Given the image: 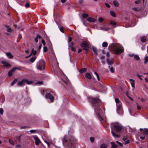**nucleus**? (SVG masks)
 <instances>
[{"label": "nucleus", "mask_w": 148, "mask_h": 148, "mask_svg": "<svg viewBox=\"0 0 148 148\" xmlns=\"http://www.w3.org/2000/svg\"><path fill=\"white\" fill-rule=\"evenodd\" d=\"M89 100L94 107V110L98 118L100 121H102L103 120L102 116L104 115V114L99 107L100 103L99 99L98 98L95 99L93 98H90L89 99Z\"/></svg>", "instance_id": "obj_1"}, {"label": "nucleus", "mask_w": 148, "mask_h": 148, "mask_svg": "<svg viewBox=\"0 0 148 148\" xmlns=\"http://www.w3.org/2000/svg\"><path fill=\"white\" fill-rule=\"evenodd\" d=\"M62 140L63 145L69 148H74L75 144L77 141L73 136H71L67 138V137L65 136L62 139Z\"/></svg>", "instance_id": "obj_2"}, {"label": "nucleus", "mask_w": 148, "mask_h": 148, "mask_svg": "<svg viewBox=\"0 0 148 148\" xmlns=\"http://www.w3.org/2000/svg\"><path fill=\"white\" fill-rule=\"evenodd\" d=\"M111 126L114 129L116 132L121 131L123 128V126L122 125L118 122L113 123L111 124Z\"/></svg>", "instance_id": "obj_3"}, {"label": "nucleus", "mask_w": 148, "mask_h": 148, "mask_svg": "<svg viewBox=\"0 0 148 148\" xmlns=\"http://www.w3.org/2000/svg\"><path fill=\"white\" fill-rule=\"evenodd\" d=\"M45 66V62L43 60H39L36 64V68L37 69L40 71L44 69Z\"/></svg>", "instance_id": "obj_4"}, {"label": "nucleus", "mask_w": 148, "mask_h": 148, "mask_svg": "<svg viewBox=\"0 0 148 148\" xmlns=\"http://www.w3.org/2000/svg\"><path fill=\"white\" fill-rule=\"evenodd\" d=\"M115 101L116 103V105L117 107V110H120L121 113H123V109L122 106V103L119 99L116 98Z\"/></svg>", "instance_id": "obj_5"}, {"label": "nucleus", "mask_w": 148, "mask_h": 148, "mask_svg": "<svg viewBox=\"0 0 148 148\" xmlns=\"http://www.w3.org/2000/svg\"><path fill=\"white\" fill-rule=\"evenodd\" d=\"M114 50L116 54H120L124 51L123 47L119 44L117 45V47L114 48Z\"/></svg>", "instance_id": "obj_6"}, {"label": "nucleus", "mask_w": 148, "mask_h": 148, "mask_svg": "<svg viewBox=\"0 0 148 148\" xmlns=\"http://www.w3.org/2000/svg\"><path fill=\"white\" fill-rule=\"evenodd\" d=\"M81 46L83 48V49L84 50L87 51L88 50L89 45L88 43L86 41H84L80 44Z\"/></svg>", "instance_id": "obj_7"}, {"label": "nucleus", "mask_w": 148, "mask_h": 148, "mask_svg": "<svg viewBox=\"0 0 148 148\" xmlns=\"http://www.w3.org/2000/svg\"><path fill=\"white\" fill-rule=\"evenodd\" d=\"M45 97L46 98L49 99L51 102H53L54 100V97L52 95L49 93H47L46 94Z\"/></svg>", "instance_id": "obj_8"}, {"label": "nucleus", "mask_w": 148, "mask_h": 148, "mask_svg": "<svg viewBox=\"0 0 148 148\" xmlns=\"http://www.w3.org/2000/svg\"><path fill=\"white\" fill-rule=\"evenodd\" d=\"M16 69H18L20 70V69L18 67H14L12 68L8 72V75L10 77L12 75V73Z\"/></svg>", "instance_id": "obj_9"}, {"label": "nucleus", "mask_w": 148, "mask_h": 148, "mask_svg": "<svg viewBox=\"0 0 148 148\" xmlns=\"http://www.w3.org/2000/svg\"><path fill=\"white\" fill-rule=\"evenodd\" d=\"M33 138L35 140V143L36 145H38L40 143V139L37 136H34Z\"/></svg>", "instance_id": "obj_10"}, {"label": "nucleus", "mask_w": 148, "mask_h": 148, "mask_svg": "<svg viewBox=\"0 0 148 148\" xmlns=\"http://www.w3.org/2000/svg\"><path fill=\"white\" fill-rule=\"evenodd\" d=\"M25 79H23L21 81L18 82L17 83V84L19 86H23L25 85Z\"/></svg>", "instance_id": "obj_11"}, {"label": "nucleus", "mask_w": 148, "mask_h": 148, "mask_svg": "<svg viewBox=\"0 0 148 148\" xmlns=\"http://www.w3.org/2000/svg\"><path fill=\"white\" fill-rule=\"evenodd\" d=\"M1 63L3 64L4 66L5 67H11V65L7 62H5L3 61H1Z\"/></svg>", "instance_id": "obj_12"}, {"label": "nucleus", "mask_w": 148, "mask_h": 148, "mask_svg": "<svg viewBox=\"0 0 148 148\" xmlns=\"http://www.w3.org/2000/svg\"><path fill=\"white\" fill-rule=\"evenodd\" d=\"M87 20L90 22H93L96 21V20L91 17H88L87 19Z\"/></svg>", "instance_id": "obj_13"}, {"label": "nucleus", "mask_w": 148, "mask_h": 148, "mask_svg": "<svg viewBox=\"0 0 148 148\" xmlns=\"http://www.w3.org/2000/svg\"><path fill=\"white\" fill-rule=\"evenodd\" d=\"M85 76L87 78L91 79L92 78V75L91 73H85Z\"/></svg>", "instance_id": "obj_14"}, {"label": "nucleus", "mask_w": 148, "mask_h": 148, "mask_svg": "<svg viewBox=\"0 0 148 148\" xmlns=\"http://www.w3.org/2000/svg\"><path fill=\"white\" fill-rule=\"evenodd\" d=\"M7 56L10 59L13 58L14 56L12 55L10 52H7L6 53Z\"/></svg>", "instance_id": "obj_15"}, {"label": "nucleus", "mask_w": 148, "mask_h": 148, "mask_svg": "<svg viewBox=\"0 0 148 148\" xmlns=\"http://www.w3.org/2000/svg\"><path fill=\"white\" fill-rule=\"evenodd\" d=\"M127 129H128L130 132H134L135 131V129L134 128H132L128 126L127 127Z\"/></svg>", "instance_id": "obj_16"}, {"label": "nucleus", "mask_w": 148, "mask_h": 148, "mask_svg": "<svg viewBox=\"0 0 148 148\" xmlns=\"http://www.w3.org/2000/svg\"><path fill=\"white\" fill-rule=\"evenodd\" d=\"M25 79V82L28 85L31 84L32 83H33V82L31 80H28L27 79Z\"/></svg>", "instance_id": "obj_17"}, {"label": "nucleus", "mask_w": 148, "mask_h": 148, "mask_svg": "<svg viewBox=\"0 0 148 148\" xmlns=\"http://www.w3.org/2000/svg\"><path fill=\"white\" fill-rule=\"evenodd\" d=\"M130 81L131 82V84L132 85V87H133L134 88V80L132 79H130Z\"/></svg>", "instance_id": "obj_18"}, {"label": "nucleus", "mask_w": 148, "mask_h": 148, "mask_svg": "<svg viewBox=\"0 0 148 148\" xmlns=\"http://www.w3.org/2000/svg\"><path fill=\"white\" fill-rule=\"evenodd\" d=\"M92 49L93 51H94L95 54L96 55H97L98 54V53L97 52V49L95 47H92Z\"/></svg>", "instance_id": "obj_19"}, {"label": "nucleus", "mask_w": 148, "mask_h": 148, "mask_svg": "<svg viewBox=\"0 0 148 148\" xmlns=\"http://www.w3.org/2000/svg\"><path fill=\"white\" fill-rule=\"evenodd\" d=\"M143 133L144 135H148V129H144Z\"/></svg>", "instance_id": "obj_20"}, {"label": "nucleus", "mask_w": 148, "mask_h": 148, "mask_svg": "<svg viewBox=\"0 0 148 148\" xmlns=\"http://www.w3.org/2000/svg\"><path fill=\"white\" fill-rule=\"evenodd\" d=\"M111 144L112 145V148H116L118 146V145H116L113 142H111Z\"/></svg>", "instance_id": "obj_21"}, {"label": "nucleus", "mask_w": 148, "mask_h": 148, "mask_svg": "<svg viewBox=\"0 0 148 148\" xmlns=\"http://www.w3.org/2000/svg\"><path fill=\"white\" fill-rule=\"evenodd\" d=\"M36 56H34L33 57H32L30 59V61L31 62L33 63L36 59Z\"/></svg>", "instance_id": "obj_22"}, {"label": "nucleus", "mask_w": 148, "mask_h": 148, "mask_svg": "<svg viewBox=\"0 0 148 148\" xmlns=\"http://www.w3.org/2000/svg\"><path fill=\"white\" fill-rule=\"evenodd\" d=\"M18 79L17 78H15L14 80L11 83V86H13L17 81Z\"/></svg>", "instance_id": "obj_23"}, {"label": "nucleus", "mask_w": 148, "mask_h": 148, "mask_svg": "<svg viewBox=\"0 0 148 148\" xmlns=\"http://www.w3.org/2000/svg\"><path fill=\"white\" fill-rule=\"evenodd\" d=\"M5 27L7 28V31L8 32H12V29L8 25H6Z\"/></svg>", "instance_id": "obj_24"}, {"label": "nucleus", "mask_w": 148, "mask_h": 148, "mask_svg": "<svg viewBox=\"0 0 148 148\" xmlns=\"http://www.w3.org/2000/svg\"><path fill=\"white\" fill-rule=\"evenodd\" d=\"M111 132L112 134L113 137H119L120 136L119 135H117L115 134L113 132V131L112 130L111 131Z\"/></svg>", "instance_id": "obj_25"}, {"label": "nucleus", "mask_w": 148, "mask_h": 148, "mask_svg": "<svg viewBox=\"0 0 148 148\" xmlns=\"http://www.w3.org/2000/svg\"><path fill=\"white\" fill-rule=\"evenodd\" d=\"M86 71V69L85 68L82 69L81 70L79 71V72L81 73H83L85 72Z\"/></svg>", "instance_id": "obj_26"}, {"label": "nucleus", "mask_w": 148, "mask_h": 148, "mask_svg": "<svg viewBox=\"0 0 148 148\" xmlns=\"http://www.w3.org/2000/svg\"><path fill=\"white\" fill-rule=\"evenodd\" d=\"M71 50L73 51H76L75 48L73 47V42H71Z\"/></svg>", "instance_id": "obj_27"}, {"label": "nucleus", "mask_w": 148, "mask_h": 148, "mask_svg": "<svg viewBox=\"0 0 148 148\" xmlns=\"http://www.w3.org/2000/svg\"><path fill=\"white\" fill-rule=\"evenodd\" d=\"M113 3L115 6H118L119 5V3L116 1H113Z\"/></svg>", "instance_id": "obj_28"}, {"label": "nucleus", "mask_w": 148, "mask_h": 148, "mask_svg": "<svg viewBox=\"0 0 148 148\" xmlns=\"http://www.w3.org/2000/svg\"><path fill=\"white\" fill-rule=\"evenodd\" d=\"M110 13L111 15L112 16L114 17H116V15H115V13L113 11H110Z\"/></svg>", "instance_id": "obj_29"}, {"label": "nucleus", "mask_w": 148, "mask_h": 148, "mask_svg": "<svg viewBox=\"0 0 148 148\" xmlns=\"http://www.w3.org/2000/svg\"><path fill=\"white\" fill-rule=\"evenodd\" d=\"M107 145L105 144H102L100 145L101 148H106Z\"/></svg>", "instance_id": "obj_30"}, {"label": "nucleus", "mask_w": 148, "mask_h": 148, "mask_svg": "<svg viewBox=\"0 0 148 148\" xmlns=\"http://www.w3.org/2000/svg\"><path fill=\"white\" fill-rule=\"evenodd\" d=\"M88 16V14L85 13H83L82 14V17L83 18H86Z\"/></svg>", "instance_id": "obj_31"}, {"label": "nucleus", "mask_w": 148, "mask_h": 148, "mask_svg": "<svg viewBox=\"0 0 148 148\" xmlns=\"http://www.w3.org/2000/svg\"><path fill=\"white\" fill-rule=\"evenodd\" d=\"M43 83V82L42 81H38L36 83V85L39 86L42 84Z\"/></svg>", "instance_id": "obj_32"}, {"label": "nucleus", "mask_w": 148, "mask_h": 148, "mask_svg": "<svg viewBox=\"0 0 148 148\" xmlns=\"http://www.w3.org/2000/svg\"><path fill=\"white\" fill-rule=\"evenodd\" d=\"M31 53L33 55H35L36 53V50H34V49L33 48L32 50Z\"/></svg>", "instance_id": "obj_33"}, {"label": "nucleus", "mask_w": 148, "mask_h": 148, "mask_svg": "<svg viewBox=\"0 0 148 148\" xmlns=\"http://www.w3.org/2000/svg\"><path fill=\"white\" fill-rule=\"evenodd\" d=\"M148 62V56H146L145 58V62H144L145 64H146Z\"/></svg>", "instance_id": "obj_34"}, {"label": "nucleus", "mask_w": 148, "mask_h": 148, "mask_svg": "<svg viewBox=\"0 0 148 148\" xmlns=\"http://www.w3.org/2000/svg\"><path fill=\"white\" fill-rule=\"evenodd\" d=\"M100 29L101 30H103L105 31H107L109 29V28H102L101 27H100Z\"/></svg>", "instance_id": "obj_35"}, {"label": "nucleus", "mask_w": 148, "mask_h": 148, "mask_svg": "<svg viewBox=\"0 0 148 148\" xmlns=\"http://www.w3.org/2000/svg\"><path fill=\"white\" fill-rule=\"evenodd\" d=\"M108 45L107 43L106 42H104L102 43V46L103 47H106Z\"/></svg>", "instance_id": "obj_36"}, {"label": "nucleus", "mask_w": 148, "mask_h": 148, "mask_svg": "<svg viewBox=\"0 0 148 148\" xmlns=\"http://www.w3.org/2000/svg\"><path fill=\"white\" fill-rule=\"evenodd\" d=\"M134 58L137 60H138L140 59L139 56L138 55H136L134 56Z\"/></svg>", "instance_id": "obj_37"}, {"label": "nucleus", "mask_w": 148, "mask_h": 148, "mask_svg": "<svg viewBox=\"0 0 148 148\" xmlns=\"http://www.w3.org/2000/svg\"><path fill=\"white\" fill-rule=\"evenodd\" d=\"M141 40L142 42H144L146 41V39L145 37H143L141 38Z\"/></svg>", "instance_id": "obj_38"}, {"label": "nucleus", "mask_w": 148, "mask_h": 148, "mask_svg": "<svg viewBox=\"0 0 148 148\" xmlns=\"http://www.w3.org/2000/svg\"><path fill=\"white\" fill-rule=\"evenodd\" d=\"M107 62L108 65H111L112 64V61H109L108 59H107Z\"/></svg>", "instance_id": "obj_39"}, {"label": "nucleus", "mask_w": 148, "mask_h": 148, "mask_svg": "<svg viewBox=\"0 0 148 148\" xmlns=\"http://www.w3.org/2000/svg\"><path fill=\"white\" fill-rule=\"evenodd\" d=\"M94 74L96 75L98 80L99 81L100 78H99L98 74L96 72H95Z\"/></svg>", "instance_id": "obj_40"}, {"label": "nucleus", "mask_w": 148, "mask_h": 148, "mask_svg": "<svg viewBox=\"0 0 148 148\" xmlns=\"http://www.w3.org/2000/svg\"><path fill=\"white\" fill-rule=\"evenodd\" d=\"M110 24L113 25H116V22L114 21H111L110 23Z\"/></svg>", "instance_id": "obj_41"}, {"label": "nucleus", "mask_w": 148, "mask_h": 148, "mask_svg": "<svg viewBox=\"0 0 148 148\" xmlns=\"http://www.w3.org/2000/svg\"><path fill=\"white\" fill-rule=\"evenodd\" d=\"M136 76L138 77L141 80H143V79L141 77H143V75H139L138 74H137L136 75Z\"/></svg>", "instance_id": "obj_42"}, {"label": "nucleus", "mask_w": 148, "mask_h": 148, "mask_svg": "<svg viewBox=\"0 0 148 148\" xmlns=\"http://www.w3.org/2000/svg\"><path fill=\"white\" fill-rule=\"evenodd\" d=\"M9 142L12 145H14V142L12 140L10 139H9Z\"/></svg>", "instance_id": "obj_43"}, {"label": "nucleus", "mask_w": 148, "mask_h": 148, "mask_svg": "<svg viewBox=\"0 0 148 148\" xmlns=\"http://www.w3.org/2000/svg\"><path fill=\"white\" fill-rule=\"evenodd\" d=\"M98 21L99 22H101L103 21V19L101 17H99V18Z\"/></svg>", "instance_id": "obj_44"}, {"label": "nucleus", "mask_w": 148, "mask_h": 148, "mask_svg": "<svg viewBox=\"0 0 148 148\" xmlns=\"http://www.w3.org/2000/svg\"><path fill=\"white\" fill-rule=\"evenodd\" d=\"M90 140L91 142L93 143L94 140V138L93 137H90Z\"/></svg>", "instance_id": "obj_45"}, {"label": "nucleus", "mask_w": 148, "mask_h": 148, "mask_svg": "<svg viewBox=\"0 0 148 148\" xmlns=\"http://www.w3.org/2000/svg\"><path fill=\"white\" fill-rule=\"evenodd\" d=\"M63 29L64 28L63 27H60L59 28L60 31L62 33H64Z\"/></svg>", "instance_id": "obj_46"}, {"label": "nucleus", "mask_w": 148, "mask_h": 148, "mask_svg": "<svg viewBox=\"0 0 148 148\" xmlns=\"http://www.w3.org/2000/svg\"><path fill=\"white\" fill-rule=\"evenodd\" d=\"M47 48L46 47H43V51L44 52H47Z\"/></svg>", "instance_id": "obj_47"}, {"label": "nucleus", "mask_w": 148, "mask_h": 148, "mask_svg": "<svg viewBox=\"0 0 148 148\" xmlns=\"http://www.w3.org/2000/svg\"><path fill=\"white\" fill-rule=\"evenodd\" d=\"M72 39L70 37H68V42H71L72 40Z\"/></svg>", "instance_id": "obj_48"}, {"label": "nucleus", "mask_w": 148, "mask_h": 148, "mask_svg": "<svg viewBox=\"0 0 148 148\" xmlns=\"http://www.w3.org/2000/svg\"><path fill=\"white\" fill-rule=\"evenodd\" d=\"M3 110L2 108H0V113L1 114H3Z\"/></svg>", "instance_id": "obj_49"}, {"label": "nucleus", "mask_w": 148, "mask_h": 148, "mask_svg": "<svg viewBox=\"0 0 148 148\" xmlns=\"http://www.w3.org/2000/svg\"><path fill=\"white\" fill-rule=\"evenodd\" d=\"M130 142V141L129 140H127L125 142V143H124V144L125 145H126L127 144H128Z\"/></svg>", "instance_id": "obj_50"}, {"label": "nucleus", "mask_w": 148, "mask_h": 148, "mask_svg": "<svg viewBox=\"0 0 148 148\" xmlns=\"http://www.w3.org/2000/svg\"><path fill=\"white\" fill-rule=\"evenodd\" d=\"M110 71L112 73L114 72V69L113 67H111L110 68Z\"/></svg>", "instance_id": "obj_51"}, {"label": "nucleus", "mask_w": 148, "mask_h": 148, "mask_svg": "<svg viewBox=\"0 0 148 148\" xmlns=\"http://www.w3.org/2000/svg\"><path fill=\"white\" fill-rule=\"evenodd\" d=\"M41 42H42V43L43 45L44 46H45V40L43 39H42L41 40Z\"/></svg>", "instance_id": "obj_52"}, {"label": "nucleus", "mask_w": 148, "mask_h": 148, "mask_svg": "<svg viewBox=\"0 0 148 148\" xmlns=\"http://www.w3.org/2000/svg\"><path fill=\"white\" fill-rule=\"evenodd\" d=\"M36 132L35 130H30V132L31 133H34Z\"/></svg>", "instance_id": "obj_53"}, {"label": "nucleus", "mask_w": 148, "mask_h": 148, "mask_svg": "<svg viewBox=\"0 0 148 148\" xmlns=\"http://www.w3.org/2000/svg\"><path fill=\"white\" fill-rule=\"evenodd\" d=\"M116 143L119 144L120 146H123V144L122 143H120L119 141H116Z\"/></svg>", "instance_id": "obj_54"}, {"label": "nucleus", "mask_w": 148, "mask_h": 148, "mask_svg": "<svg viewBox=\"0 0 148 148\" xmlns=\"http://www.w3.org/2000/svg\"><path fill=\"white\" fill-rule=\"evenodd\" d=\"M29 3H27L25 5L26 8H28L29 6Z\"/></svg>", "instance_id": "obj_55"}, {"label": "nucleus", "mask_w": 148, "mask_h": 148, "mask_svg": "<svg viewBox=\"0 0 148 148\" xmlns=\"http://www.w3.org/2000/svg\"><path fill=\"white\" fill-rule=\"evenodd\" d=\"M84 0H78V2L80 4H81L83 3Z\"/></svg>", "instance_id": "obj_56"}, {"label": "nucleus", "mask_w": 148, "mask_h": 148, "mask_svg": "<svg viewBox=\"0 0 148 148\" xmlns=\"http://www.w3.org/2000/svg\"><path fill=\"white\" fill-rule=\"evenodd\" d=\"M21 147V146L20 145L18 144L16 146V148L20 147Z\"/></svg>", "instance_id": "obj_57"}, {"label": "nucleus", "mask_w": 148, "mask_h": 148, "mask_svg": "<svg viewBox=\"0 0 148 148\" xmlns=\"http://www.w3.org/2000/svg\"><path fill=\"white\" fill-rule=\"evenodd\" d=\"M105 5L108 8H110V6L107 3H106Z\"/></svg>", "instance_id": "obj_58"}, {"label": "nucleus", "mask_w": 148, "mask_h": 148, "mask_svg": "<svg viewBox=\"0 0 148 148\" xmlns=\"http://www.w3.org/2000/svg\"><path fill=\"white\" fill-rule=\"evenodd\" d=\"M36 37L38 39H40L41 38V36L39 35H37Z\"/></svg>", "instance_id": "obj_59"}, {"label": "nucleus", "mask_w": 148, "mask_h": 148, "mask_svg": "<svg viewBox=\"0 0 148 148\" xmlns=\"http://www.w3.org/2000/svg\"><path fill=\"white\" fill-rule=\"evenodd\" d=\"M41 47H42V44H41L39 46V47H38V50L39 51H40V49H41Z\"/></svg>", "instance_id": "obj_60"}, {"label": "nucleus", "mask_w": 148, "mask_h": 148, "mask_svg": "<svg viewBox=\"0 0 148 148\" xmlns=\"http://www.w3.org/2000/svg\"><path fill=\"white\" fill-rule=\"evenodd\" d=\"M129 112L130 115H132V111H131V109H129Z\"/></svg>", "instance_id": "obj_61"}, {"label": "nucleus", "mask_w": 148, "mask_h": 148, "mask_svg": "<svg viewBox=\"0 0 148 148\" xmlns=\"http://www.w3.org/2000/svg\"><path fill=\"white\" fill-rule=\"evenodd\" d=\"M136 104L137 105V109L139 110H140L141 108H140V107L139 106L138 103H137Z\"/></svg>", "instance_id": "obj_62"}, {"label": "nucleus", "mask_w": 148, "mask_h": 148, "mask_svg": "<svg viewBox=\"0 0 148 148\" xmlns=\"http://www.w3.org/2000/svg\"><path fill=\"white\" fill-rule=\"evenodd\" d=\"M140 138L142 140H144L145 138V137L142 136L140 137Z\"/></svg>", "instance_id": "obj_63"}, {"label": "nucleus", "mask_w": 148, "mask_h": 148, "mask_svg": "<svg viewBox=\"0 0 148 148\" xmlns=\"http://www.w3.org/2000/svg\"><path fill=\"white\" fill-rule=\"evenodd\" d=\"M141 49H142V50H144L145 49V46H142L141 48Z\"/></svg>", "instance_id": "obj_64"}]
</instances>
